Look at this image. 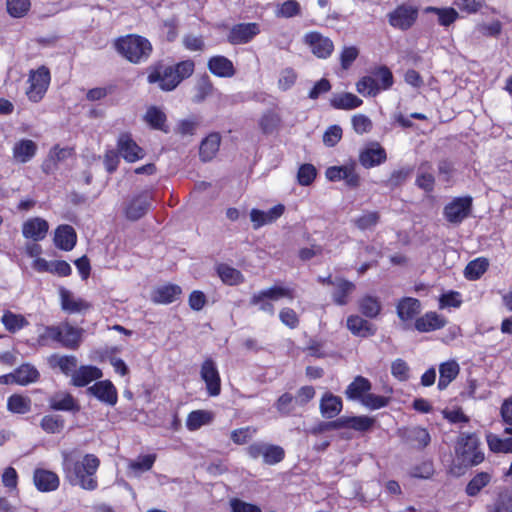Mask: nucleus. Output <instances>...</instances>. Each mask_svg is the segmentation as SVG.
I'll return each instance as SVG.
<instances>
[{"label": "nucleus", "instance_id": "obj_1", "mask_svg": "<svg viewBox=\"0 0 512 512\" xmlns=\"http://www.w3.org/2000/svg\"><path fill=\"white\" fill-rule=\"evenodd\" d=\"M63 472L65 479L73 486L93 491L98 487L96 472L100 460L94 454H85L83 457L76 451L63 452Z\"/></svg>", "mask_w": 512, "mask_h": 512}, {"label": "nucleus", "instance_id": "obj_2", "mask_svg": "<svg viewBox=\"0 0 512 512\" xmlns=\"http://www.w3.org/2000/svg\"><path fill=\"white\" fill-rule=\"evenodd\" d=\"M194 62L185 60L176 65L163 66L158 64L148 75L149 83H159L164 91L174 90L184 79L190 77L194 72Z\"/></svg>", "mask_w": 512, "mask_h": 512}, {"label": "nucleus", "instance_id": "obj_3", "mask_svg": "<svg viewBox=\"0 0 512 512\" xmlns=\"http://www.w3.org/2000/svg\"><path fill=\"white\" fill-rule=\"evenodd\" d=\"M83 329L74 327L68 322L59 325L45 326L38 335V344L46 346L50 341L57 342L67 349L75 350L82 341Z\"/></svg>", "mask_w": 512, "mask_h": 512}, {"label": "nucleus", "instance_id": "obj_4", "mask_svg": "<svg viewBox=\"0 0 512 512\" xmlns=\"http://www.w3.org/2000/svg\"><path fill=\"white\" fill-rule=\"evenodd\" d=\"M456 459L465 467L477 466L485 459L480 440L474 433H462L456 442Z\"/></svg>", "mask_w": 512, "mask_h": 512}, {"label": "nucleus", "instance_id": "obj_5", "mask_svg": "<svg viewBox=\"0 0 512 512\" xmlns=\"http://www.w3.org/2000/svg\"><path fill=\"white\" fill-rule=\"evenodd\" d=\"M51 80L50 71L47 67L41 66L29 73L26 95L34 103L39 102L44 97Z\"/></svg>", "mask_w": 512, "mask_h": 512}, {"label": "nucleus", "instance_id": "obj_6", "mask_svg": "<svg viewBox=\"0 0 512 512\" xmlns=\"http://www.w3.org/2000/svg\"><path fill=\"white\" fill-rule=\"evenodd\" d=\"M246 451L252 459L261 457L267 465H275L285 457V451L281 446L264 442H254L247 447Z\"/></svg>", "mask_w": 512, "mask_h": 512}, {"label": "nucleus", "instance_id": "obj_7", "mask_svg": "<svg viewBox=\"0 0 512 512\" xmlns=\"http://www.w3.org/2000/svg\"><path fill=\"white\" fill-rule=\"evenodd\" d=\"M472 210V197H456L444 207L443 214L446 220L458 225L465 220Z\"/></svg>", "mask_w": 512, "mask_h": 512}, {"label": "nucleus", "instance_id": "obj_8", "mask_svg": "<svg viewBox=\"0 0 512 512\" xmlns=\"http://www.w3.org/2000/svg\"><path fill=\"white\" fill-rule=\"evenodd\" d=\"M417 16L418 9L411 4L404 3L388 14V22L394 28L407 30L415 23Z\"/></svg>", "mask_w": 512, "mask_h": 512}, {"label": "nucleus", "instance_id": "obj_9", "mask_svg": "<svg viewBox=\"0 0 512 512\" xmlns=\"http://www.w3.org/2000/svg\"><path fill=\"white\" fill-rule=\"evenodd\" d=\"M200 377L206 385L209 396H218L221 392V378L215 361L207 358L201 365Z\"/></svg>", "mask_w": 512, "mask_h": 512}, {"label": "nucleus", "instance_id": "obj_10", "mask_svg": "<svg viewBox=\"0 0 512 512\" xmlns=\"http://www.w3.org/2000/svg\"><path fill=\"white\" fill-rule=\"evenodd\" d=\"M259 33L260 28L257 23H240L230 29L227 39L233 45L246 44Z\"/></svg>", "mask_w": 512, "mask_h": 512}, {"label": "nucleus", "instance_id": "obj_11", "mask_svg": "<svg viewBox=\"0 0 512 512\" xmlns=\"http://www.w3.org/2000/svg\"><path fill=\"white\" fill-rule=\"evenodd\" d=\"M304 42L318 58H327L334 49L333 42L318 32L307 33Z\"/></svg>", "mask_w": 512, "mask_h": 512}, {"label": "nucleus", "instance_id": "obj_12", "mask_svg": "<svg viewBox=\"0 0 512 512\" xmlns=\"http://www.w3.org/2000/svg\"><path fill=\"white\" fill-rule=\"evenodd\" d=\"M152 50V44L148 39L130 34V63L140 64L147 61Z\"/></svg>", "mask_w": 512, "mask_h": 512}, {"label": "nucleus", "instance_id": "obj_13", "mask_svg": "<svg viewBox=\"0 0 512 512\" xmlns=\"http://www.w3.org/2000/svg\"><path fill=\"white\" fill-rule=\"evenodd\" d=\"M72 155V148H61L59 145H55L50 149L47 157L41 165V169L45 174H52L57 170L59 163L72 157Z\"/></svg>", "mask_w": 512, "mask_h": 512}, {"label": "nucleus", "instance_id": "obj_14", "mask_svg": "<svg viewBox=\"0 0 512 512\" xmlns=\"http://www.w3.org/2000/svg\"><path fill=\"white\" fill-rule=\"evenodd\" d=\"M285 211V207L282 204H278L268 211H262L259 209H252L250 212V219L252 222L253 229L257 230L264 225L271 224L280 218Z\"/></svg>", "mask_w": 512, "mask_h": 512}, {"label": "nucleus", "instance_id": "obj_15", "mask_svg": "<svg viewBox=\"0 0 512 512\" xmlns=\"http://www.w3.org/2000/svg\"><path fill=\"white\" fill-rule=\"evenodd\" d=\"M48 230V222L40 217L30 218L22 225L23 236L36 242L43 240L46 237Z\"/></svg>", "mask_w": 512, "mask_h": 512}, {"label": "nucleus", "instance_id": "obj_16", "mask_svg": "<svg viewBox=\"0 0 512 512\" xmlns=\"http://www.w3.org/2000/svg\"><path fill=\"white\" fill-rule=\"evenodd\" d=\"M182 290L178 285L165 284L155 287L151 292V300L156 304H170L176 301Z\"/></svg>", "mask_w": 512, "mask_h": 512}, {"label": "nucleus", "instance_id": "obj_17", "mask_svg": "<svg viewBox=\"0 0 512 512\" xmlns=\"http://www.w3.org/2000/svg\"><path fill=\"white\" fill-rule=\"evenodd\" d=\"M421 303L418 299L404 297L396 305V312L403 322H410L421 312Z\"/></svg>", "mask_w": 512, "mask_h": 512}, {"label": "nucleus", "instance_id": "obj_18", "mask_svg": "<svg viewBox=\"0 0 512 512\" xmlns=\"http://www.w3.org/2000/svg\"><path fill=\"white\" fill-rule=\"evenodd\" d=\"M77 242V234L70 225H60L55 230V246L64 251H71Z\"/></svg>", "mask_w": 512, "mask_h": 512}, {"label": "nucleus", "instance_id": "obj_19", "mask_svg": "<svg viewBox=\"0 0 512 512\" xmlns=\"http://www.w3.org/2000/svg\"><path fill=\"white\" fill-rule=\"evenodd\" d=\"M33 480L36 488L41 492L54 491L60 484L58 475L46 469H36Z\"/></svg>", "mask_w": 512, "mask_h": 512}, {"label": "nucleus", "instance_id": "obj_20", "mask_svg": "<svg viewBox=\"0 0 512 512\" xmlns=\"http://www.w3.org/2000/svg\"><path fill=\"white\" fill-rule=\"evenodd\" d=\"M49 407L55 411L78 412L80 406L75 398L67 392H57L49 398Z\"/></svg>", "mask_w": 512, "mask_h": 512}, {"label": "nucleus", "instance_id": "obj_21", "mask_svg": "<svg viewBox=\"0 0 512 512\" xmlns=\"http://www.w3.org/2000/svg\"><path fill=\"white\" fill-rule=\"evenodd\" d=\"M37 150L38 146L33 140L21 139L13 146V158L17 163H27L36 155Z\"/></svg>", "mask_w": 512, "mask_h": 512}, {"label": "nucleus", "instance_id": "obj_22", "mask_svg": "<svg viewBox=\"0 0 512 512\" xmlns=\"http://www.w3.org/2000/svg\"><path fill=\"white\" fill-rule=\"evenodd\" d=\"M59 295L62 310L70 314L79 313L89 308V304L85 300L75 297L73 293L66 288H60Z\"/></svg>", "mask_w": 512, "mask_h": 512}, {"label": "nucleus", "instance_id": "obj_23", "mask_svg": "<svg viewBox=\"0 0 512 512\" xmlns=\"http://www.w3.org/2000/svg\"><path fill=\"white\" fill-rule=\"evenodd\" d=\"M327 281L335 287L332 294L333 300L338 305H345L348 303V296L355 290L354 283L343 278H335L328 276Z\"/></svg>", "mask_w": 512, "mask_h": 512}, {"label": "nucleus", "instance_id": "obj_24", "mask_svg": "<svg viewBox=\"0 0 512 512\" xmlns=\"http://www.w3.org/2000/svg\"><path fill=\"white\" fill-rule=\"evenodd\" d=\"M294 298V291L287 287H281V286H273L268 289L262 290L258 293H255L251 299L250 303L252 305H257L264 299H270V300H279L280 298Z\"/></svg>", "mask_w": 512, "mask_h": 512}, {"label": "nucleus", "instance_id": "obj_25", "mask_svg": "<svg viewBox=\"0 0 512 512\" xmlns=\"http://www.w3.org/2000/svg\"><path fill=\"white\" fill-rule=\"evenodd\" d=\"M88 391L100 401L114 405L117 402V392L109 381H99L88 388Z\"/></svg>", "mask_w": 512, "mask_h": 512}, {"label": "nucleus", "instance_id": "obj_26", "mask_svg": "<svg viewBox=\"0 0 512 512\" xmlns=\"http://www.w3.org/2000/svg\"><path fill=\"white\" fill-rule=\"evenodd\" d=\"M208 69L218 77L229 78L235 75L232 61L221 55L213 56L209 59Z\"/></svg>", "mask_w": 512, "mask_h": 512}, {"label": "nucleus", "instance_id": "obj_27", "mask_svg": "<svg viewBox=\"0 0 512 512\" xmlns=\"http://www.w3.org/2000/svg\"><path fill=\"white\" fill-rule=\"evenodd\" d=\"M143 120L154 130H159L164 133H169L170 131L169 126L167 125L166 114L156 106H150L146 110L143 115Z\"/></svg>", "mask_w": 512, "mask_h": 512}, {"label": "nucleus", "instance_id": "obj_28", "mask_svg": "<svg viewBox=\"0 0 512 512\" xmlns=\"http://www.w3.org/2000/svg\"><path fill=\"white\" fill-rule=\"evenodd\" d=\"M347 328L349 331L358 337H369L376 333L375 325L358 315H351L347 319Z\"/></svg>", "mask_w": 512, "mask_h": 512}, {"label": "nucleus", "instance_id": "obj_29", "mask_svg": "<svg viewBox=\"0 0 512 512\" xmlns=\"http://www.w3.org/2000/svg\"><path fill=\"white\" fill-rule=\"evenodd\" d=\"M221 135L217 132L210 133L202 140L199 148V156L202 161L208 162L212 160L220 147Z\"/></svg>", "mask_w": 512, "mask_h": 512}, {"label": "nucleus", "instance_id": "obj_30", "mask_svg": "<svg viewBox=\"0 0 512 512\" xmlns=\"http://www.w3.org/2000/svg\"><path fill=\"white\" fill-rule=\"evenodd\" d=\"M386 160V152L379 144L365 149L360 153L359 161L365 168H371L383 163Z\"/></svg>", "mask_w": 512, "mask_h": 512}, {"label": "nucleus", "instance_id": "obj_31", "mask_svg": "<svg viewBox=\"0 0 512 512\" xmlns=\"http://www.w3.org/2000/svg\"><path fill=\"white\" fill-rule=\"evenodd\" d=\"M102 377V372L95 366H81L72 374V384L77 387H84L90 382Z\"/></svg>", "mask_w": 512, "mask_h": 512}, {"label": "nucleus", "instance_id": "obj_32", "mask_svg": "<svg viewBox=\"0 0 512 512\" xmlns=\"http://www.w3.org/2000/svg\"><path fill=\"white\" fill-rule=\"evenodd\" d=\"M486 512H512V490L498 492L486 505Z\"/></svg>", "mask_w": 512, "mask_h": 512}, {"label": "nucleus", "instance_id": "obj_33", "mask_svg": "<svg viewBox=\"0 0 512 512\" xmlns=\"http://www.w3.org/2000/svg\"><path fill=\"white\" fill-rule=\"evenodd\" d=\"M342 410V400L340 397L326 392L320 401V412L324 418L332 419Z\"/></svg>", "mask_w": 512, "mask_h": 512}, {"label": "nucleus", "instance_id": "obj_34", "mask_svg": "<svg viewBox=\"0 0 512 512\" xmlns=\"http://www.w3.org/2000/svg\"><path fill=\"white\" fill-rule=\"evenodd\" d=\"M339 421L340 429L350 428L359 432L370 430L375 423V419L368 416H342L339 418Z\"/></svg>", "mask_w": 512, "mask_h": 512}, {"label": "nucleus", "instance_id": "obj_35", "mask_svg": "<svg viewBox=\"0 0 512 512\" xmlns=\"http://www.w3.org/2000/svg\"><path fill=\"white\" fill-rule=\"evenodd\" d=\"M445 323L436 312H428L415 320V328L419 332H430L444 327Z\"/></svg>", "mask_w": 512, "mask_h": 512}, {"label": "nucleus", "instance_id": "obj_36", "mask_svg": "<svg viewBox=\"0 0 512 512\" xmlns=\"http://www.w3.org/2000/svg\"><path fill=\"white\" fill-rule=\"evenodd\" d=\"M460 367L459 364L450 360L440 364L439 366V381H438V389L444 390L448 387V385L457 377L459 374Z\"/></svg>", "mask_w": 512, "mask_h": 512}, {"label": "nucleus", "instance_id": "obj_37", "mask_svg": "<svg viewBox=\"0 0 512 512\" xmlns=\"http://www.w3.org/2000/svg\"><path fill=\"white\" fill-rule=\"evenodd\" d=\"M370 390V381L362 376H357L354 381L348 385L345 394L349 399L361 401L362 397Z\"/></svg>", "mask_w": 512, "mask_h": 512}, {"label": "nucleus", "instance_id": "obj_38", "mask_svg": "<svg viewBox=\"0 0 512 512\" xmlns=\"http://www.w3.org/2000/svg\"><path fill=\"white\" fill-rule=\"evenodd\" d=\"M150 193L143 192L133 199L130 203V220H138L146 214L150 207Z\"/></svg>", "mask_w": 512, "mask_h": 512}, {"label": "nucleus", "instance_id": "obj_39", "mask_svg": "<svg viewBox=\"0 0 512 512\" xmlns=\"http://www.w3.org/2000/svg\"><path fill=\"white\" fill-rule=\"evenodd\" d=\"M331 105L336 109L351 110L362 105L363 101L352 93H340L334 95Z\"/></svg>", "mask_w": 512, "mask_h": 512}, {"label": "nucleus", "instance_id": "obj_40", "mask_svg": "<svg viewBox=\"0 0 512 512\" xmlns=\"http://www.w3.org/2000/svg\"><path fill=\"white\" fill-rule=\"evenodd\" d=\"M360 312L368 318H376L381 310L382 305L378 297L366 295L358 301Z\"/></svg>", "mask_w": 512, "mask_h": 512}, {"label": "nucleus", "instance_id": "obj_41", "mask_svg": "<svg viewBox=\"0 0 512 512\" xmlns=\"http://www.w3.org/2000/svg\"><path fill=\"white\" fill-rule=\"evenodd\" d=\"M1 322L11 333H15L29 325L28 320L21 314L11 311H5L2 315Z\"/></svg>", "mask_w": 512, "mask_h": 512}, {"label": "nucleus", "instance_id": "obj_42", "mask_svg": "<svg viewBox=\"0 0 512 512\" xmlns=\"http://www.w3.org/2000/svg\"><path fill=\"white\" fill-rule=\"evenodd\" d=\"M31 406V399L21 394H13L7 400V409L14 414H26L30 412Z\"/></svg>", "mask_w": 512, "mask_h": 512}, {"label": "nucleus", "instance_id": "obj_43", "mask_svg": "<svg viewBox=\"0 0 512 512\" xmlns=\"http://www.w3.org/2000/svg\"><path fill=\"white\" fill-rule=\"evenodd\" d=\"M489 449L494 453H512V436L500 438L498 435L489 433L486 435Z\"/></svg>", "mask_w": 512, "mask_h": 512}, {"label": "nucleus", "instance_id": "obj_44", "mask_svg": "<svg viewBox=\"0 0 512 512\" xmlns=\"http://www.w3.org/2000/svg\"><path fill=\"white\" fill-rule=\"evenodd\" d=\"M16 384L25 386L39 379V371L31 364H23L15 370Z\"/></svg>", "mask_w": 512, "mask_h": 512}, {"label": "nucleus", "instance_id": "obj_45", "mask_svg": "<svg viewBox=\"0 0 512 512\" xmlns=\"http://www.w3.org/2000/svg\"><path fill=\"white\" fill-rule=\"evenodd\" d=\"M213 419V414L206 410L192 411L186 420V426L190 431H195L203 425L209 424Z\"/></svg>", "mask_w": 512, "mask_h": 512}, {"label": "nucleus", "instance_id": "obj_46", "mask_svg": "<svg viewBox=\"0 0 512 512\" xmlns=\"http://www.w3.org/2000/svg\"><path fill=\"white\" fill-rule=\"evenodd\" d=\"M492 479V475L488 472L477 473L467 484L466 493L468 496L474 497L486 487Z\"/></svg>", "mask_w": 512, "mask_h": 512}, {"label": "nucleus", "instance_id": "obj_47", "mask_svg": "<svg viewBox=\"0 0 512 512\" xmlns=\"http://www.w3.org/2000/svg\"><path fill=\"white\" fill-rule=\"evenodd\" d=\"M435 178L431 172V166L427 163L422 164L418 169L416 178V185L426 192H431L434 189Z\"/></svg>", "mask_w": 512, "mask_h": 512}, {"label": "nucleus", "instance_id": "obj_48", "mask_svg": "<svg viewBox=\"0 0 512 512\" xmlns=\"http://www.w3.org/2000/svg\"><path fill=\"white\" fill-rule=\"evenodd\" d=\"M488 266L489 262L486 258H477L467 264L464 275L469 280H477L487 271Z\"/></svg>", "mask_w": 512, "mask_h": 512}, {"label": "nucleus", "instance_id": "obj_49", "mask_svg": "<svg viewBox=\"0 0 512 512\" xmlns=\"http://www.w3.org/2000/svg\"><path fill=\"white\" fill-rule=\"evenodd\" d=\"M380 221V214L377 211H364L353 220V224L361 231L373 229Z\"/></svg>", "mask_w": 512, "mask_h": 512}, {"label": "nucleus", "instance_id": "obj_50", "mask_svg": "<svg viewBox=\"0 0 512 512\" xmlns=\"http://www.w3.org/2000/svg\"><path fill=\"white\" fill-rule=\"evenodd\" d=\"M156 461V454H143L139 455L133 461H130V470L135 475H140L143 472L149 471Z\"/></svg>", "mask_w": 512, "mask_h": 512}, {"label": "nucleus", "instance_id": "obj_51", "mask_svg": "<svg viewBox=\"0 0 512 512\" xmlns=\"http://www.w3.org/2000/svg\"><path fill=\"white\" fill-rule=\"evenodd\" d=\"M425 13H435L438 16V22L442 26H449L458 18V12L454 8L426 7Z\"/></svg>", "mask_w": 512, "mask_h": 512}, {"label": "nucleus", "instance_id": "obj_52", "mask_svg": "<svg viewBox=\"0 0 512 512\" xmlns=\"http://www.w3.org/2000/svg\"><path fill=\"white\" fill-rule=\"evenodd\" d=\"M217 272L222 281L228 285H236L243 281V275L241 272L228 265H219Z\"/></svg>", "mask_w": 512, "mask_h": 512}, {"label": "nucleus", "instance_id": "obj_53", "mask_svg": "<svg viewBox=\"0 0 512 512\" xmlns=\"http://www.w3.org/2000/svg\"><path fill=\"white\" fill-rule=\"evenodd\" d=\"M50 364L57 366L66 375L74 373L77 367V359L75 356H57L53 355L50 358Z\"/></svg>", "mask_w": 512, "mask_h": 512}, {"label": "nucleus", "instance_id": "obj_54", "mask_svg": "<svg viewBox=\"0 0 512 512\" xmlns=\"http://www.w3.org/2000/svg\"><path fill=\"white\" fill-rule=\"evenodd\" d=\"M281 117L273 111H268L259 120L260 129L264 134L273 133L280 125Z\"/></svg>", "mask_w": 512, "mask_h": 512}, {"label": "nucleus", "instance_id": "obj_55", "mask_svg": "<svg viewBox=\"0 0 512 512\" xmlns=\"http://www.w3.org/2000/svg\"><path fill=\"white\" fill-rule=\"evenodd\" d=\"M358 93L364 96H376L380 92V87L375 78L364 76L356 83Z\"/></svg>", "mask_w": 512, "mask_h": 512}, {"label": "nucleus", "instance_id": "obj_56", "mask_svg": "<svg viewBox=\"0 0 512 512\" xmlns=\"http://www.w3.org/2000/svg\"><path fill=\"white\" fill-rule=\"evenodd\" d=\"M373 78L376 79L380 91L388 90L394 83L393 74L387 66H380L372 71Z\"/></svg>", "mask_w": 512, "mask_h": 512}, {"label": "nucleus", "instance_id": "obj_57", "mask_svg": "<svg viewBox=\"0 0 512 512\" xmlns=\"http://www.w3.org/2000/svg\"><path fill=\"white\" fill-rule=\"evenodd\" d=\"M214 87L208 76L201 77L196 86L193 101L195 103L203 102L209 95H211Z\"/></svg>", "mask_w": 512, "mask_h": 512}, {"label": "nucleus", "instance_id": "obj_58", "mask_svg": "<svg viewBox=\"0 0 512 512\" xmlns=\"http://www.w3.org/2000/svg\"><path fill=\"white\" fill-rule=\"evenodd\" d=\"M30 6V0H6L7 12L13 18L24 17Z\"/></svg>", "mask_w": 512, "mask_h": 512}, {"label": "nucleus", "instance_id": "obj_59", "mask_svg": "<svg viewBox=\"0 0 512 512\" xmlns=\"http://www.w3.org/2000/svg\"><path fill=\"white\" fill-rule=\"evenodd\" d=\"M40 426L46 433H60L64 428V420L58 415H46L41 419Z\"/></svg>", "mask_w": 512, "mask_h": 512}, {"label": "nucleus", "instance_id": "obj_60", "mask_svg": "<svg viewBox=\"0 0 512 512\" xmlns=\"http://www.w3.org/2000/svg\"><path fill=\"white\" fill-rule=\"evenodd\" d=\"M476 30L485 37H498L502 32V23L499 20L478 23Z\"/></svg>", "mask_w": 512, "mask_h": 512}, {"label": "nucleus", "instance_id": "obj_61", "mask_svg": "<svg viewBox=\"0 0 512 512\" xmlns=\"http://www.w3.org/2000/svg\"><path fill=\"white\" fill-rule=\"evenodd\" d=\"M360 402L365 407L371 410H376L387 406L389 399L384 396H379L367 392V394L362 397V400Z\"/></svg>", "mask_w": 512, "mask_h": 512}, {"label": "nucleus", "instance_id": "obj_62", "mask_svg": "<svg viewBox=\"0 0 512 512\" xmlns=\"http://www.w3.org/2000/svg\"><path fill=\"white\" fill-rule=\"evenodd\" d=\"M300 13V4L296 0H287L276 11L278 17L291 18Z\"/></svg>", "mask_w": 512, "mask_h": 512}, {"label": "nucleus", "instance_id": "obj_63", "mask_svg": "<svg viewBox=\"0 0 512 512\" xmlns=\"http://www.w3.org/2000/svg\"><path fill=\"white\" fill-rule=\"evenodd\" d=\"M352 126L357 134L362 135L372 129V121L364 114H356L352 117Z\"/></svg>", "mask_w": 512, "mask_h": 512}, {"label": "nucleus", "instance_id": "obj_64", "mask_svg": "<svg viewBox=\"0 0 512 512\" xmlns=\"http://www.w3.org/2000/svg\"><path fill=\"white\" fill-rule=\"evenodd\" d=\"M500 412L502 420L506 425L504 432L512 434V397L504 400Z\"/></svg>", "mask_w": 512, "mask_h": 512}]
</instances>
